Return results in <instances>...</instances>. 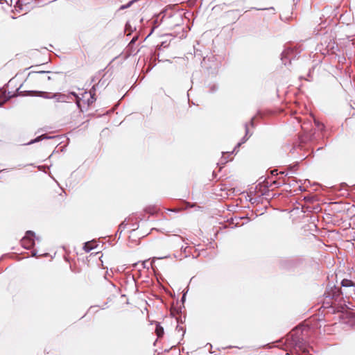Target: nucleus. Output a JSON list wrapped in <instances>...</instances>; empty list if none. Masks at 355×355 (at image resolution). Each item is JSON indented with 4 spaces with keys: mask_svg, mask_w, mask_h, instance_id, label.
Returning <instances> with one entry per match:
<instances>
[{
    "mask_svg": "<svg viewBox=\"0 0 355 355\" xmlns=\"http://www.w3.org/2000/svg\"><path fill=\"white\" fill-rule=\"evenodd\" d=\"M343 294L340 288L336 286L331 287L329 290L327 291L324 293L326 298L332 299L334 301H338L340 295Z\"/></svg>",
    "mask_w": 355,
    "mask_h": 355,
    "instance_id": "obj_2",
    "label": "nucleus"
},
{
    "mask_svg": "<svg viewBox=\"0 0 355 355\" xmlns=\"http://www.w3.org/2000/svg\"><path fill=\"white\" fill-rule=\"evenodd\" d=\"M89 93V96L88 98H87V107H89L92 105L96 100V85H94L92 89L88 92Z\"/></svg>",
    "mask_w": 355,
    "mask_h": 355,
    "instance_id": "obj_3",
    "label": "nucleus"
},
{
    "mask_svg": "<svg viewBox=\"0 0 355 355\" xmlns=\"http://www.w3.org/2000/svg\"><path fill=\"white\" fill-rule=\"evenodd\" d=\"M314 122H315V125L319 128L321 130L324 128V125L321 123H320L318 121H317L316 119H314Z\"/></svg>",
    "mask_w": 355,
    "mask_h": 355,
    "instance_id": "obj_11",
    "label": "nucleus"
},
{
    "mask_svg": "<svg viewBox=\"0 0 355 355\" xmlns=\"http://www.w3.org/2000/svg\"><path fill=\"white\" fill-rule=\"evenodd\" d=\"M304 125H305V123H304V124H303V125H302V130H303L304 132H306V128L304 127Z\"/></svg>",
    "mask_w": 355,
    "mask_h": 355,
    "instance_id": "obj_14",
    "label": "nucleus"
},
{
    "mask_svg": "<svg viewBox=\"0 0 355 355\" xmlns=\"http://www.w3.org/2000/svg\"><path fill=\"white\" fill-rule=\"evenodd\" d=\"M89 93L85 92L82 94V97L77 99V105L82 110V108L87 107V98H88Z\"/></svg>",
    "mask_w": 355,
    "mask_h": 355,
    "instance_id": "obj_4",
    "label": "nucleus"
},
{
    "mask_svg": "<svg viewBox=\"0 0 355 355\" xmlns=\"http://www.w3.org/2000/svg\"><path fill=\"white\" fill-rule=\"evenodd\" d=\"M94 248V243L93 242H87L85 243L84 250L88 252Z\"/></svg>",
    "mask_w": 355,
    "mask_h": 355,
    "instance_id": "obj_8",
    "label": "nucleus"
},
{
    "mask_svg": "<svg viewBox=\"0 0 355 355\" xmlns=\"http://www.w3.org/2000/svg\"><path fill=\"white\" fill-rule=\"evenodd\" d=\"M8 98L9 97L6 96L5 91H0V105L7 101Z\"/></svg>",
    "mask_w": 355,
    "mask_h": 355,
    "instance_id": "obj_7",
    "label": "nucleus"
},
{
    "mask_svg": "<svg viewBox=\"0 0 355 355\" xmlns=\"http://www.w3.org/2000/svg\"><path fill=\"white\" fill-rule=\"evenodd\" d=\"M39 74L40 76V79L44 83L53 80L54 76H55V73H52V76H50V72L49 71H41Z\"/></svg>",
    "mask_w": 355,
    "mask_h": 355,
    "instance_id": "obj_5",
    "label": "nucleus"
},
{
    "mask_svg": "<svg viewBox=\"0 0 355 355\" xmlns=\"http://www.w3.org/2000/svg\"><path fill=\"white\" fill-rule=\"evenodd\" d=\"M34 233L31 231H28L26 235L21 240L22 247L26 249H30L35 245Z\"/></svg>",
    "mask_w": 355,
    "mask_h": 355,
    "instance_id": "obj_1",
    "label": "nucleus"
},
{
    "mask_svg": "<svg viewBox=\"0 0 355 355\" xmlns=\"http://www.w3.org/2000/svg\"><path fill=\"white\" fill-rule=\"evenodd\" d=\"M341 284L344 287H349V286H354V283L349 279H345L342 281Z\"/></svg>",
    "mask_w": 355,
    "mask_h": 355,
    "instance_id": "obj_10",
    "label": "nucleus"
},
{
    "mask_svg": "<svg viewBox=\"0 0 355 355\" xmlns=\"http://www.w3.org/2000/svg\"><path fill=\"white\" fill-rule=\"evenodd\" d=\"M257 10H268V9H274L272 7L271 8H255Z\"/></svg>",
    "mask_w": 355,
    "mask_h": 355,
    "instance_id": "obj_12",
    "label": "nucleus"
},
{
    "mask_svg": "<svg viewBox=\"0 0 355 355\" xmlns=\"http://www.w3.org/2000/svg\"><path fill=\"white\" fill-rule=\"evenodd\" d=\"M271 173H272V175H275V174H276V175H277V174H278V173H277V170H273V171H271Z\"/></svg>",
    "mask_w": 355,
    "mask_h": 355,
    "instance_id": "obj_13",
    "label": "nucleus"
},
{
    "mask_svg": "<svg viewBox=\"0 0 355 355\" xmlns=\"http://www.w3.org/2000/svg\"><path fill=\"white\" fill-rule=\"evenodd\" d=\"M287 182L285 180H283L282 182H280L279 180V181H277V180H271L270 181V187H272V185H274L275 187H279L281 184H286Z\"/></svg>",
    "mask_w": 355,
    "mask_h": 355,
    "instance_id": "obj_9",
    "label": "nucleus"
},
{
    "mask_svg": "<svg viewBox=\"0 0 355 355\" xmlns=\"http://www.w3.org/2000/svg\"><path fill=\"white\" fill-rule=\"evenodd\" d=\"M155 333L158 338H162L164 334V328L157 322L156 323Z\"/></svg>",
    "mask_w": 355,
    "mask_h": 355,
    "instance_id": "obj_6",
    "label": "nucleus"
}]
</instances>
